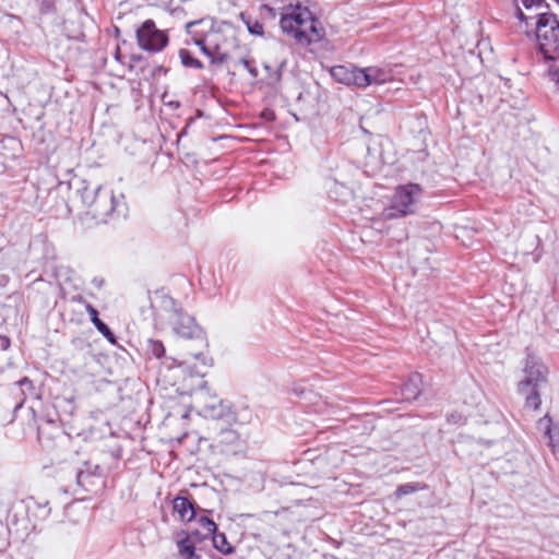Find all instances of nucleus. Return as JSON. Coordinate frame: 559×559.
Instances as JSON below:
<instances>
[{
    "instance_id": "19",
    "label": "nucleus",
    "mask_w": 559,
    "mask_h": 559,
    "mask_svg": "<svg viewBox=\"0 0 559 559\" xmlns=\"http://www.w3.org/2000/svg\"><path fill=\"white\" fill-rule=\"evenodd\" d=\"M213 536V546L224 555H230L234 552V547L228 543L226 535L224 533H214Z\"/></svg>"
},
{
    "instance_id": "10",
    "label": "nucleus",
    "mask_w": 559,
    "mask_h": 559,
    "mask_svg": "<svg viewBox=\"0 0 559 559\" xmlns=\"http://www.w3.org/2000/svg\"><path fill=\"white\" fill-rule=\"evenodd\" d=\"M122 198V195L119 198L116 197L112 190L106 187H100L96 197L95 204H93L90 210L91 214L95 218L105 219L116 210Z\"/></svg>"
},
{
    "instance_id": "25",
    "label": "nucleus",
    "mask_w": 559,
    "mask_h": 559,
    "mask_svg": "<svg viewBox=\"0 0 559 559\" xmlns=\"http://www.w3.org/2000/svg\"><path fill=\"white\" fill-rule=\"evenodd\" d=\"M248 29L253 35H262L263 34V25L259 22H253L252 24H248Z\"/></svg>"
},
{
    "instance_id": "18",
    "label": "nucleus",
    "mask_w": 559,
    "mask_h": 559,
    "mask_svg": "<svg viewBox=\"0 0 559 559\" xmlns=\"http://www.w3.org/2000/svg\"><path fill=\"white\" fill-rule=\"evenodd\" d=\"M178 551L182 559H200L193 542L189 538H185L178 543Z\"/></svg>"
},
{
    "instance_id": "13",
    "label": "nucleus",
    "mask_w": 559,
    "mask_h": 559,
    "mask_svg": "<svg viewBox=\"0 0 559 559\" xmlns=\"http://www.w3.org/2000/svg\"><path fill=\"white\" fill-rule=\"evenodd\" d=\"M85 309L87 313L90 314L91 321L94 324V326L97 329V331L107 338L110 343L115 344L116 338L114 333L110 331V329L98 318L97 310L88 302H84Z\"/></svg>"
},
{
    "instance_id": "24",
    "label": "nucleus",
    "mask_w": 559,
    "mask_h": 559,
    "mask_svg": "<svg viewBox=\"0 0 559 559\" xmlns=\"http://www.w3.org/2000/svg\"><path fill=\"white\" fill-rule=\"evenodd\" d=\"M238 439V435L233 429H223L219 432V442L224 444L235 443Z\"/></svg>"
},
{
    "instance_id": "14",
    "label": "nucleus",
    "mask_w": 559,
    "mask_h": 559,
    "mask_svg": "<svg viewBox=\"0 0 559 559\" xmlns=\"http://www.w3.org/2000/svg\"><path fill=\"white\" fill-rule=\"evenodd\" d=\"M421 393V378L420 374H412L402 388L403 399L406 401L416 400Z\"/></svg>"
},
{
    "instance_id": "11",
    "label": "nucleus",
    "mask_w": 559,
    "mask_h": 559,
    "mask_svg": "<svg viewBox=\"0 0 559 559\" xmlns=\"http://www.w3.org/2000/svg\"><path fill=\"white\" fill-rule=\"evenodd\" d=\"M358 72L359 68L352 64L335 66L330 69V74L336 82L355 87H358Z\"/></svg>"
},
{
    "instance_id": "22",
    "label": "nucleus",
    "mask_w": 559,
    "mask_h": 559,
    "mask_svg": "<svg viewBox=\"0 0 559 559\" xmlns=\"http://www.w3.org/2000/svg\"><path fill=\"white\" fill-rule=\"evenodd\" d=\"M198 521L200 526L204 530L205 537L211 536L216 532L217 526L211 519L206 516H201Z\"/></svg>"
},
{
    "instance_id": "1",
    "label": "nucleus",
    "mask_w": 559,
    "mask_h": 559,
    "mask_svg": "<svg viewBox=\"0 0 559 559\" xmlns=\"http://www.w3.org/2000/svg\"><path fill=\"white\" fill-rule=\"evenodd\" d=\"M166 302L171 306L167 317L171 330L182 338L193 340L195 348L185 347L178 358L167 357L165 364L168 368L177 367L181 369L183 373L191 378H200V384H204L202 378L211 365V359L207 356L206 336L194 319L180 307H177L171 298L167 299Z\"/></svg>"
},
{
    "instance_id": "28",
    "label": "nucleus",
    "mask_w": 559,
    "mask_h": 559,
    "mask_svg": "<svg viewBox=\"0 0 559 559\" xmlns=\"http://www.w3.org/2000/svg\"><path fill=\"white\" fill-rule=\"evenodd\" d=\"M512 3L515 7V11H516V15H518L519 20L523 21L524 20V13H523L522 9L520 8V5L518 4V0H512Z\"/></svg>"
},
{
    "instance_id": "4",
    "label": "nucleus",
    "mask_w": 559,
    "mask_h": 559,
    "mask_svg": "<svg viewBox=\"0 0 559 559\" xmlns=\"http://www.w3.org/2000/svg\"><path fill=\"white\" fill-rule=\"evenodd\" d=\"M534 22L535 41L539 52L548 60H555L559 55V22L556 16L549 13H538L534 16H526Z\"/></svg>"
},
{
    "instance_id": "6",
    "label": "nucleus",
    "mask_w": 559,
    "mask_h": 559,
    "mask_svg": "<svg viewBox=\"0 0 559 559\" xmlns=\"http://www.w3.org/2000/svg\"><path fill=\"white\" fill-rule=\"evenodd\" d=\"M421 195L418 185L409 183L395 189L391 207L383 212L384 218L405 216L414 212V205Z\"/></svg>"
},
{
    "instance_id": "2",
    "label": "nucleus",
    "mask_w": 559,
    "mask_h": 559,
    "mask_svg": "<svg viewBox=\"0 0 559 559\" xmlns=\"http://www.w3.org/2000/svg\"><path fill=\"white\" fill-rule=\"evenodd\" d=\"M186 32L213 64L226 63L238 48L237 31L229 23L205 17L188 22Z\"/></svg>"
},
{
    "instance_id": "9",
    "label": "nucleus",
    "mask_w": 559,
    "mask_h": 559,
    "mask_svg": "<svg viewBox=\"0 0 559 559\" xmlns=\"http://www.w3.org/2000/svg\"><path fill=\"white\" fill-rule=\"evenodd\" d=\"M393 81V72L388 67L370 66L359 68L358 88L380 86Z\"/></svg>"
},
{
    "instance_id": "8",
    "label": "nucleus",
    "mask_w": 559,
    "mask_h": 559,
    "mask_svg": "<svg viewBox=\"0 0 559 559\" xmlns=\"http://www.w3.org/2000/svg\"><path fill=\"white\" fill-rule=\"evenodd\" d=\"M139 46L151 52L162 51L168 44L166 32L156 28L152 20H146L136 31Z\"/></svg>"
},
{
    "instance_id": "16",
    "label": "nucleus",
    "mask_w": 559,
    "mask_h": 559,
    "mask_svg": "<svg viewBox=\"0 0 559 559\" xmlns=\"http://www.w3.org/2000/svg\"><path fill=\"white\" fill-rule=\"evenodd\" d=\"M174 511L182 521H191L195 516L194 508L186 497H177L174 500Z\"/></svg>"
},
{
    "instance_id": "12",
    "label": "nucleus",
    "mask_w": 559,
    "mask_h": 559,
    "mask_svg": "<svg viewBox=\"0 0 559 559\" xmlns=\"http://www.w3.org/2000/svg\"><path fill=\"white\" fill-rule=\"evenodd\" d=\"M34 385L33 382L27 378L24 377L20 381H17L14 386L11 389V394L14 395V399L16 401L14 405V411L20 409L24 402L26 401L27 393L26 391H33Z\"/></svg>"
},
{
    "instance_id": "23",
    "label": "nucleus",
    "mask_w": 559,
    "mask_h": 559,
    "mask_svg": "<svg viewBox=\"0 0 559 559\" xmlns=\"http://www.w3.org/2000/svg\"><path fill=\"white\" fill-rule=\"evenodd\" d=\"M421 488L423 487L419 484H404L397 487L395 496L396 498H401L403 496L420 490Z\"/></svg>"
},
{
    "instance_id": "5",
    "label": "nucleus",
    "mask_w": 559,
    "mask_h": 559,
    "mask_svg": "<svg viewBox=\"0 0 559 559\" xmlns=\"http://www.w3.org/2000/svg\"><path fill=\"white\" fill-rule=\"evenodd\" d=\"M547 368L535 356L526 357V407H533L535 411L539 405V390L546 385Z\"/></svg>"
},
{
    "instance_id": "30",
    "label": "nucleus",
    "mask_w": 559,
    "mask_h": 559,
    "mask_svg": "<svg viewBox=\"0 0 559 559\" xmlns=\"http://www.w3.org/2000/svg\"><path fill=\"white\" fill-rule=\"evenodd\" d=\"M543 3V0H526V8H528L530 5H540Z\"/></svg>"
},
{
    "instance_id": "15",
    "label": "nucleus",
    "mask_w": 559,
    "mask_h": 559,
    "mask_svg": "<svg viewBox=\"0 0 559 559\" xmlns=\"http://www.w3.org/2000/svg\"><path fill=\"white\" fill-rule=\"evenodd\" d=\"M537 429L549 439V445L551 448L559 445V430L552 428L551 419L547 415L538 419Z\"/></svg>"
},
{
    "instance_id": "7",
    "label": "nucleus",
    "mask_w": 559,
    "mask_h": 559,
    "mask_svg": "<svg viewBox=\"0 0 559 559\" xmlns=\"http://www.w3.org/2000/svg\"><path fill=\"white\" fill-rule=\"evenodd\" d=\"M194 403L200 415L210 419H221L230 415V407L203 385L194 393Z\"/></svg>"
},
{
    "instance_id": "17",
    "label": "nucleus",
    "mask_w": 559,
    "mask_h": 559,
    "mask_svg": "<svg viewBox=\"0 0 559 559\" xmlns=\"http://www.w3.org/2000/svg\"><path fill=\"white\" fill-rule=\"evenodd\" d=\"M102 186L90 187L84 181L82 182V187L78 189V193L81 197V200L85 206L90 210L93 204H95L97 193Z\"/></svg>"
},
{
    "instance_id": "20",
    "label": "nucleus",
    "mask_w": 559,
    "mask_h": 559,
    "mask_svg": "<svg viewBox=\"0 0 559 559\" xmlns=\"http://www.w3.org/2000/svg\"><path fill=\"white\" fill-rule=\"evenodd\" d=\"M179 56H180V59H181V62L185 67L187 68H193V69H202L203 68V63L194 58L190 51H188L187 49H181L179 51Z\"/></svg>"
},
{
    "instance_id": "29",
    "label": "nucleus",
    "mask_w": 559,
    "mask_h": 559,
    "mask_svg": "<svg viewBox=\"0 0 559 559\" xmlns=\"http://www.w3.org/2000/svg\"><path fill=\"white\" fill-rule=\"evenodd\" d=\"M10 346V340L7 336L0 335V349H7Z\"/></svg>"
},
{
    "instance_id": "26",
    "label": "nucleus",
    "mask_w": 559,
    "mask_h": 559,
    "mask_svg": "<svg viewBox=\"0 0 559 559\" xmlns=\"http://www.w3.org/2000/svg\"><path fill=\"white\" fill-rule=\"evenodd\" d=\"M241 63L251 73L252 76H257V74H258L257 69L251 67V63L249 60L242 59Z\"/></svg>"
},
{
    "instance_id": "3",
    "label": "nucleus",
    "mask_w": 559,
    "mask_h": 559,
    "mask_svg": "<svg viewBox=\"0 0 559 559\" xmlns=\"http://www.w3.org/2000/svg\"><path fill=\"white\" fill-rule=\"evenodd\" d=\"M273 16L280 14V27L299 45L318 43L324 36L321 23L307 8L294 0H267L263 5Z\"/></svg>"
},
{
    "instance_id": "21",
    "label": "nucleus",
    "mask_w": 559,
    "mask_h": 559,
    "mask_svg": "<svg viewBox=\"0 0 559 559\" xmlns=\"http://www.w3.org/2000/svg\"><path fill=\"white\" fill-rule=\"evenodd\" d=\"M147 353L159 359L165 355V346L160 341L150 340L147 342Z\"/></svg>"
},
{
    "instance_id": "27",
    "label": "nucleus",
    "mask_w": 559,
    "mask_h": 559,
    "mask_svg": "<svg viewBox=\"0 0 559 559\" xmlns=\"http://www.w3.org/2000/svg\"><path fill=\"white\" fill-rule=\"evenodd\" d=\"M549 75H550L551 81H554L556 84H558V87H559V68L551 69L549 71Z\"/></svg>"
},
{
    "instance_id": "31",
    "label": "nucleus",
    "mask_w": 559,
    "mask_h": 559,
    "mask_svg": "<svg viewBox=\"0 0 559 559\" xmlns=\"http://www.w3.org/2000/svg\"><path fill=\"white\" fill-rule=\"evenodd\" d=\"M103 283H104V280L102 278H94L93 280V284L97 287V288H100L103 286Z\"/></svg>"
}]
</instances>
